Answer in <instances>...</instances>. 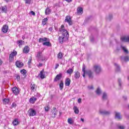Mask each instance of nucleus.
Masks as SVG:
<instances>
[{
  "label": "nucleus",
  "mask_w": 129,
  "mask_h": 129,
  "mask_svg": "<svg viewBox=\"0 0 129 129\" xmlns=\"http://www.w3.org/2000/svg\"><path fill=\"white\" fill-rule=\"evenodd\" d=\"M50 13H51V9H50V8H47L45 11V14L46 15H50Z\"/></svg>",
  "instance_id": "obj_24"
},
{
  "label": "nucleus",
  "mask_w": 129,
  "mask_h": 129,
  "mask_svg": "<svg viewBox=\"0 0 129 129\" xmlns=\"http://www.w3.org/2000/svg\"><path fill=\"white\" fill-rule=\"evenodd\" d=\"M57 58L58 59H62V58H63V54H62V52H59L57 54Z\"/></svg>",
  "instance_id": "obj_34"
},
{
  "label": "nucleus",
  "mask_w": 129,
  "mask_h": 129,
  "mask_svg": "<svg viewBox=\"0 0 129 129\" xmlns=\"http://www.w3.org/2000/svg\"><path fill=\"white\" fill-rule=\"evenodd\" d=\"M82 13H83V9L81 8V14H82Z\"/></svg>",
  "instance_id": "obj_59"
},
{
  "label": "nucleus",
  "mask_w": 129,
  "mask_h": 129,
  "mask_svg": "<svg viewBox=\"0 0 129 129\" xmlns=\"http://www.w3.org/2000/svg\"><path fill=\"white\" fill-rule=\"evenodd\" d=\"M108 20H109V21H110V20L112 19V14H110L109 15V17H108Z\"/></svg>",
  "instance_id": "obj_45"
},
{
  "label": "nucleus",
  "mask_w": 129,
  "mask_h": 129,
  "mask_svg": "<svg viewBox=\"0 0 129 129\" xmlns=\"http://www.w3.org/2000/svg\"><path fill=\"white\" fill-rule=\"evenodd\" d=\"M30 13L33 15V16H35V15H36V13H35L34 12V11H31Z\"/></svg>",
  "instance_id": "obj_48"
},
{
  "label": "nucleus",
  "mask_w": 129,
  "mask_h": 129,
  "mask_svg": "<svg viewBox=\"0 0 129 129\" xmlns=\"http://www.w3.org/2000/svg\"><path fill=\"white\" fill-rule=\"evenodd\" d=\"M52 29L51 27L49 28V31H52Z\"/></svg>",
  "instance_id": "obj_58"
},
{
  "label": "nucleus",
  "mask_w": 129,
  "mask_h": 129,
  "mask_svg": "<svg viewBox=\"0 0 129 129\" xmlns=\"http://www.w3.org/2000/svg\"><path fill=\"white\" fill-rule=\"evenodd\" d=\"M61 78H62V74H59L56 75L54 80V81L57 82L59 81V80Z\"/></svg>",
  "instance_id": "obj_13"
},
{
  "label": "nucleus",
  "mask_w": 129,
  "mask_h": 129,
  "mask_svg": "<svg viewBox=\"0 0 129 129\" xmlns=\"http://www.w3.org/2000/svg\"><path fill=\"white\" fill-rule=\"evenodd\" d=\"M39 66H42V64H40Z\"/></svg>",
  "instance_id": "obj_63"
},
{
  "label": "nucleus",
  "mask_w": 129,
  "mask_h": 129,
  "mask_svg": "<svg viewBox=\"0 0 129 129\" xmlns=\"http://www.w3.org/2000/svg\"><path fill=\"white\" fill-rule=\"evenodd\" d=\"M117 51H118V50H119V49H118V48H117Z\"/></svg>",
  "instance_id": "obj_62"
},
{
  "label": "nucleus",
  "mask_w": 129,
  "mask_h": 129,
  "mask_svg": "<svg viewBox=\"0 0 129 129\" xmlns=\"http://www.w3.org/2000/svg\"><path fill=\"white\" fill-rule=\"evenodd\" d=\"M31 91H36L37 90V86L34 84H31Z\"/></svg>",
  "instance_id": "obj_16"
},
{
  "label": "nucleus",
  "mask_w": 129,
  "mask_h": 129,
  "mask_svg": "<svg viewBox=\"0 0 129 129\" xmlns=\"http://www.w3.org/2000/svg\"><path fill=\"white\" fill-rule=\"evenodd\" d=\"M36 101H37V99L35 97H32L29 99V102L30 103H32V104H34Z\"/></svg>",
  "instance_id": "obj_14"
},
{
  "label": "nucleus",
  "mask_w": 129,
  "mask_h": 129,
  "mask_svg": "<svg viewBox=\"0 0 129 129\" xmlns=\"http://www.w3.org/2000/svg\"><path fill=\"white\" fill-rule=\"evenodd\" d=\"M128 80L129 81V77H128Z\"/></svg>",
  "instance_id": "obj_64"
},
{
  "label": "nucleus",
  "mask_w": 129,
  "mask_h": 129,
  "mask_svg": "<svg viewBox=\"0 0 129 129\" xmlns=\"http://www.w3.org/2000/svg\"><path fill=\"white\" fill-rule=\"evenodd\" d=\"M67 72L68 74H72L73 73V70L72 69H69Z\"/></svg>",
  "instance_id": "obj_36"
},
{
  "label": "nucleus",
  "mask_w": 129,
  "mask_h": 129,
  "mask_svg": "<svg viewBox=\"0 0 129 129\" xmlns=\"http://www.w3.org/2000/svg\"><path fill=\"white\" fill-rule=\"evenodd\" d=\"M2 31L5 34L8 33V31H9V26L7 25H4L2 27Z\"/></svg>",
  "instance_id": "obj_8"
},
{
  "label": "nucleus",
  "mask_w": 129,
  "mask_h": 129,
  "mask_svg": "<svg viewBox=\"0 0 129 129\" xmlns=\"http://www.w3.org/2000/svg\"><path fill=\"white\" fill-rule=\"evenodd\" d=\"M3 64V60L2 59H0V66Z\"/></svg>",
  "instance_id": "obj_56"
},
{
  "label": "nucleus",
  "mask_w": 129,
  "mask_h": 129,
  "mask_svg": "<svg viewBox=\"0 0 129 129\" xmlns=\"http://www.w3.org/2000/svg\"><path fill=\"white\" fill-rule=\"evenodd\" d=\"M102 98L103 100H106V99H107V94H106L105 92H104L103 93Z\"/></svg>",
  "instance_id": "obj_26"
},
{
  "label": "nucleus",
  "mask_w": 129,
  "mask_h": 129,
  "mask_svg": "<svg viewBox=\"0 0 129 129\" xmlns=\"http://www.w3.org/2000/svg\"><path fill=\"white\" fill-rule=\"evenodd\" d=\"M68 122L69 124H72L73 123V120L72 118H68Z\"/></svg>",
  "instance_id": "obj_35"
},
{
  "label": "nucleus",
  "mask_w": 129,
  "mask_h": 129,
  "mask_svg": "<svg viewBox=\"0 0 129 129\" xmlns=\"http://www.w3.org/2000/svg\"><path fill=\"white\" fill-rule=\"evenodd\" d=\"M39 76H40L41 79H44V78H45V73H44V70L40 72Z\"/></svg>",
  "instance_id": "obj_19"
},
{
  "label": "nucleus",
  "mask_w": 129,
  "mask_h": 129,
  "mask_svg": "<svg viewBox=\"0 0 129 129\" xmlns=\"http://www.w3.org/2000/svg\"><path fill=\"white\" fill-rule=\"evenodd\" d=\"M16 66L18 68H22L24 66V63L20 61H17L16 62Z\"/></svg>",
  "instance_id": "obj_12"
},
{
  "label": "nucleus",
  "mask_w": 129,
  "mask_h": 129,
  "mask_svg": "<svg viewBox=\"0 0 129 129\" xmlns=\"http://www.w3.org/2000/svg\"><path fill=\"white\" fill-rule=\"evenodd\" d=\"M115 67V72H120V66L117 63H114Z\"/></svg>",
  "instance_id": "obj_15"
},
{
  "label": "nucleus",
  "mask_w": 129,
  "mask_h": 129,
  "mask_svg": "<svg viewBox=\"0 0 129 129\" xmlns=\"http://www.w3.org/2000/svg\"><path fill=\"white\" fill-rule=\"evenodd\" d=\"M20 123V122L19 121V119L17 118H16L13 121V125H18Z\"/></svg>",
  "instance_id": "obj_20"
},
{
  "label": "nucleus",
  "mask_w": 129,
  "mask_h": 129,
  "mask_svg": "<svg viewBox=\"0 0 129 129\" xmlns=\"http://www.w3.org/2000/svg\"><path fill=\"white\" fill-rule=\"evenodd\" d=\"M73 109L74 110L75 113L76 114H78V113H79V109H78V108H77L76 106H74Z\"/></svg>",
  "instance_id": "obj_25"
},
{
  "label": "nucleus",
  "mask_w": 129,
  "mask_h": 129,
  "mask_svg": "<svg viewBox=\"0 0 129 129\" xmlns=\"http://www.w3.org/2000/svg\"><path fill=\"white\" fill-rule=\"evenodd\" d=\"M120 40L122 42L129 43V36L122 37H121Z\"/></svg>",
  "instance_id": "obj_9"
},
{
  "label": "nucleus",
  "mask_w": 129,
  "mask_h": 129,
  "mask_svg": "<svg viewBox=\"0 0 129 129\" xmlns=\"http://www.w3.org/2000/svg\"><path fill=\"white\" fill-rule=\"evenodd\" d=\"M47 22H48V18H44L42 22L43 26H45V25L47 24Z\"/></svg>",
  "instance_id": "obj_28"
},
{
  "label": "nucleus",
  "mask_w": 129,
  "mask_h": 129,
  "mask_svg": "<svg viewBox=\"0 0 129 129\" xmlns=\"http://www.w3.org/2000/svg\"><path fill=\"white\" fill-rule=\"evenodd\" d=\"M64 22L68 23V24L70 25V26H71V25H72V21H71V17H70V16H67L66 17Z\"/></svg>",
  "instance_id": "obj_7"
},
{
  "label": "nucleus",
  "mask_w": 129,
  "mask_h": 129,
  "mask_svg": "<svg viewBox=\"0 0 129 129\" xmlns=\"http://www.w3.org/2000/svg\"><path fill=\"white\" fill-rule=\"evenodd\" d=\"M24 41H23V40H19L18 42V44L20 46H22V45H23V44H24Z\"/></svg>",
  "instance_id": "obj_37"
},
{
  "label": "nucleus",
  "mask_w": 129,
  "mask_h": 129,
  "mask_svg": "<svg viewBox=\"0 0 129 129\" xmlns=\"http://www.w3.org/2000/svg\"><path fill=\"white\" fill-rule=\"evenodd\" d=\"M63 87H64V83H63V81H61L59 84V89H60V90H62V89H63Z\"/></svg>",
  "instance_id": "obj_33"
},
{
  "label": "nucleus",
  "mask_w": 129,
  "mask_h": 129,
  "mask_svg": "<svg viewBox=\"0 0 129 129\" xmlns=\"http://www.w3.org/2000/svg\"><path fill=\"white\" fill-rule=\"evenodd\" d=\"M30 52V47L28 46H25L23 49V53L24 54H28Z\"/></svg>",
  "instance_id": "obj_11"
},
{
  "label": "nucleus",
  "mask_w": 129,
  "mask_h": 129,
  "mask_svg": "<svg viewBox=\"0 0 129 129\" xmlns=\"http://www.w3.org/2000/svg\"><path fill=\"white\" fill-rule=\"evenodd\" d=\"M17 52L16 51H14L12 52L9 56V62H13L14 61V57L17 55Z\"/></svg>",
  "instance_id": "obj_4"
},
{
  "label": "nucleus",
  "mask_w": 129,
  "mask_h": 129,
  "mask_svg": "<svg viewBox=\"0 0 129 129\" xmlns=\"http://www.w3.org/2000/svg\"><path fill=\"white\" fill-rule=\"evenodd\" d=\"M16 78H17V80H20V76L18 75L17 76Z\"/></svg>",
  "instance_id": "obj_51"
},
{
  "label": "nucleus",
  "mask_w": 129,
  "mask_h": 129,
  "mask_svg": "<svg viewBox=\"0 0 129 129\" xmlns=\"http://www.w3.org/2000/svg\"><path fill=\"white\" fill-rule=\"evenodd\" d=\"M10 102V99L5 98L3 100L4 104H8Z\"/></svg>",
  "instance_id": "obj_31"
},
{
  "label": "nucleus",
  "mask_w": 129,
  "mask_h": 129,
  "mask_svg": "<svg viewBox=\"0 0 129 129\" xmlns=\"http://www.w3.org/2000/svg\"><path fill=\"white\" fill-rule=\"evenodd\" d=\"M31 62H32V59H29V60H28V64H31Z\"/></svg>",
  "instance_id": "obj_52"
},
{
  "label": "nucleus",
  "mask_w": 129,
  "mask_h": 129,
  "mask_svg": "<svg viewBox=\"0 0 129 129\" xmlns=\"http://www.w3.org/2000/svg\"><path fill=\"white\" fill-rule=\"evenodd\" d=\"M79 77H80V73H79V72H77V73H76V74L75 75V78H76V79H78V78H79Z\"/></svg>",
  "instance_id": "obj_32"
},
{
  "label": "nucleus",
  "mask_w": 129,
  "mask_h": 129,
  "mask_svg": "<svg viewBox=\"0 0 129 129\" xmlns=\"http://www.w3.org/2000/svg\"><path fill=\"white\" fill-rule=\"evenodd\" d=\"M118 84H119V86H121V80L120 79H118Z\"/></svg>",
  "instance_id": "obj_43"
},
{
  "label": "nucleus",
  "mask_w": 129,
  "mask_h": 129,
  "mask_svg": "<svg viewBox=\"0 0 129 129\" xmlns=\"http://www.w3.org/2000/svg\"><path fill=\"white\" fill-rule=\"evenodd\" d=\"M81 13V7H79L77 9V14L78 15H79V14Z\"/></svg>",
  "instance_id": "obj_38"
},
{
  "label": "nucleus",
  "mask_w": 129,
  "mask_h": 129,
  "mask_svg": "<svg viewBox=\"0 0 129 129\" xmlns=\"http://www.w3.org/2000/svg\"><path fill=\"white\" fill-rule=\"evenodd\" d=\"M6 2L7 3H9V0H6Z\"/></svg>",
  "instance_id": "obj_61"
},
{
  "label": "nucleus",
  "mask_w": 129,
  "mask_h": 129,
  "mask_svg": "<svg viewBox=\"0 0 129 129\" xmlns=\"http://www.w3.org/2000/svg\"><path fill=\"white\" fill-rule=\"evenodd\" d=\"M81 121H82V122H84V119L81 118Z\"/></svg>",
  "instance_id": "obj_57"
},
{
  "label": "nucleus",
  "mask_w": 129,
  "mask_h": 129,
  "mask_svg": "<svg viewBox=\"0 0 129 129\" xmlns=\"http://www.w3.org/2000/svg\"><path fill=\"white\" fill-rule=\"evenodd\" d=\"M47 41H48V38H47L46 37L40 38L39 39V43H43V42H47Z\"/></svg>",
  "instance_id": "obj_18"
},
{
  "label": "nucleus",
  "mask_w": 129,
  "mask_h": 129,
  "mask_svg": "<svg viewBox=\"0 0 129 129\" xmlns=\"http://www.w3.org/2000/svg\"><path fill=\"white\" fill-rule=\"evenodd\" d=\"M99 112L102 115H109L110 114V111L104 110H100Z\"/></svg>",
  "instance_id": "obj_6"
},
{
  "label": "nucleus",
  "mask_w": 129,
  "mask_h": 129,
  "mask_svg": "<svg viewBox=\"0 0 129 129\" xmlns=\"http://www.w3.org/2000/svg\"><path fill=\"white\" fill-rule=\"evenodd\" d=\"M118 127L119 129H124V127L123 126H118Z\"/></svg>",
  "instance_id": "obj_47"
},
{
  "label": "nucleus",
  "mask_w": 129,
  "mask_h": 129,
  "mask_svg": "<svg viewBox=\"0 0 129 129\" xmlns=\"http://www.w3.org/2000/svg\"><path fill=\"white\" fill-rule=\"evenodd\" d=\"M70 83H71V80H70V79L69 78L66 79L65 81L66 86H70Z\"/></svg>",
  "instance_id": "obj_17"
},
{
  "label": "nucleus",
  "mask_w": 129,
  "mask_h": 129,
  "mask_svg": "<svg viewBox=\"0 0 129 129\" xmlns=\"http://www.w3.org/2000/svg\"><path fill=\"white\" fill-rule=\"evenodd\" d=\"M78 102H79V103H80V102H81V98H79V99L78 100Z\"/></svg>",
  "instance_id": "obj_55"
},
{
  "label": "nucleus",
  "mask_w": 129,
  "mask_h": 129,
  "mask_svg": "<svg viewBox=\"0 0 129 129\" xmlns=\"http://www.w3.org/2000/svg\"><path fill=\"white\" fill-rule=\"evenodd\" d=\"M121 48L122 49L123 51H124V53H125L126 54H128V51L127 50V49H126L125 47L121 45Z\"/></svg>",
  "instance_id": "obj_30"
},
{
  "label": "nucleus",
  "mask_w": 129,
  "mask_h": 129,
  "mask_svg": "<svg viewBox=\"0 0 129 129\" xmlns=\"http://www.w3.org/2000/svg\"><path fill=\"white\" fill-rule=\"evenodd\" d=\"M93 69L96 74H100L101 73V67L98 64L94 65Z\"/></svg>",
  "instance_id": "obj_3"
},
{
  "label": "nucleus",
  "mask_w": 129,
  "mask_h": 129,
  "mask_svg": "<svg viewBox=\"0 0 129 129\" xmlns=\"http://www.w3.org/2000/svg\"><path fill=\"white\" fill-rule=\"evenodd\" d=\"M115 118H117V119H121V117L120 116V113L116 112L115 115Z\"/></svg>",
  "instance_id": "obj_21"
},
{
  "label": "nucleus",
  "mask_w": 129,
  "mask_h": 129,
  "mask_svg": "<svg viewBox=\"0 0 129 129\" xmlns=\"http://www.w3.org/2000/svg\"><path fill=\"white\" fill-rule=\"evenodd\" d=\"M124 60L126 61L127 62V61H129V57L128 56H126L124 57Z\"/></svg>",
  "instance_id": "obj_40"
},
{
  "label": "nucleus",
  "mask_w": 129,
  "mask_h": 129,
  "mask_svg": "<svg viewBox=\"0 0 129 129\" xmlns=\"http://www.w3.org/2000/svg\"><path fill=\"white\" fill-rule=\"evenodd\" d=\"M96 93L97 94V95H100L101 94V90H100V88H98L96 91Z\"/></svg>",
  "instance_id": "obj_29"
},
{
  "label": "nucleus",
  "mask_w": 129,
  "mask_h": 129,
  "mask_svg": "<svg viewBox=\"0 0 129 129\" xmlns=\"http://www.w3.org/2000/svg\"><path fill=\"white\" fill-rule=\"evenodd\" d=\"M12 92L15 94V95H18L20 93V90L17 87H14L12 88Z\"/></svg>",
  "instance_id": "obj_10"
},
{
  "label": "nucleus",
  "mask_w": 129,
  "mask_h": 129,
  "mask_svg": "<svg viewBox=\"0 0 129 129\" xmlns=\"http://www.w3.org/2000/svg\"><path fill=\"white\" fill-rule=\"evenodd\" d=\"M29 116H35L37 114L36 111L33 109H30L28 111Z\"/></svg>",
  "instance_id": "obj_5"
},
{
  "label": "nucleus",
  "mask_w": 129,
  "mask_h": 129,
  "mask_svg": "<svg viewBox=\"0 0 129 129\" xmlns=\"http://www.w3.org/2000/svg\"><path fill=\"white\" fill-rule=\"evenodd\" d=\"M91 42H93L94 41V38L93 37H90Z\"/></svg>",
  "instance_id": "obj_49"
},
{
  "label": "nucleus",
  "mask_w": 129,
  "mask_h": 129,
  "mask_svg": "<svg viewBox=\"0 0 129 129\" xmlns=\"http://www.w3.org/2000/svg\"><path fill=\"white\" fill-rule=\"evenodd\" d=\"M42 45L43 46H47V47H51L52 46L50 41L44 42L42 43Z\"/></svg>",
  "instance_id": "obj_22"
},
{
  "label": "nucleus",
  "mask_w": 129,
  "mask_h": 129,
  "mask_svg": "<svg viewBox=\"0 0 129 129\" xmlns=\"http://www.w3.org/2000/svg\"><path fill=\"white\" fill-rule=\"evenodd\" d=\"M59 67V64L57 63L55 66V69H57Z\"/></svg>",
  "instance_id": "obj_54"
},
{
  "label": "nucleus",
  "mask_w": 129,
  "mask_h": 129,
  "mask_svg": "<svg viewBox=\"0 0 129 129\" xmlns=\"http://www.w3.org/2000/svg\"><path fill=\"white\" fill-rule=\"evenodd\" d=\"M86 68V67H85V66L83 64L82 72L84 73V74H83V77H84V78H85V75H88L89 79L92 80V79L94 78V74L93 73V72H92V71L91 70H88L85 71Z\"/></svg>",
  "instance_id": "obj_2"
},
{
  "label": "nucleus",
  "mask_w": 129,
  "mask_h": 129,
  "mask_svg": "<svg viewBox=\"0 0 129 129\" xmlns=\"http://www.w3.org/2000/svg\"><path fill=\"white\" fill-rule=\"evenodd\" d=\"M1 10L3 13H7L8 12V7L6 6L1 7Z\"/></svg>",
  "instance_id": "obj_23"
},
{
  "label": "nucleus",
  "mask_w": 129,
  "mask_h": 129,
  "mask_svg": "<svg viewBox=\"0 0 129 129\" xmlns=\"http://www.w3.org/2000/svg\"><path fill=\"white\" fill-rule=\"evenodd\" d=\"M17 106V104L16 103H13L12 105V107H16Z\"/></svg>",
  "instance_id": "obj_46"
},
{
  "label": "nucleus",
  "mask_w": 129,
  "mask_h": 129,
  "mask_svg": "<svg viewBox=\"0 0 129 129\" xmlns=\"http://www.w3.org/2000/svg\"><path fill=\"white\" fill-rule=\"evenodd\" d=\"M20 72L21 74L23 75V76H24L23 77L24 78L26 77V74H27V71H26V70L25 69L22 70L20 71Z\"/></svg>",
  "instance_id": "obj_27"
},
{
  "label": "nucleus",
  "mask_w": 129,
  "mask_h": 129,
  "mask_svg": "<svg viewBox=\"0 0 129 129\" xmlns=\"http://www.w3.org/2000/svg\"><path fill=\"white\" fill-rule=\"evenodd\" d=\"M59 32H61L62 34V36H59L58 37L59 43L60 44H63V42L68 40V38H69V33L67 30L65 29V27L64 25H61L60 28H59Z\"/></svg>",
  "instance_id": "obj_1"
},
{
  "label": "nucleus",
  "mask_w": 129,
  "mask_h": 129,
  "mask_svg": "<svg viewBox=\"0 0 129 129\" xmlns=\"http://www.w3.org/2000/svg\"><path fill=\"white\" fill-rule=\"evenodd\" d=\"M41 55H42V52L39 51L37 53V57H38V58H40V57H41Z\"/></svg>",
  "instance_id": "obj_41"
},
{
  "label": "nucleus",
  "mask_w": 129,
  "mask_h": 129,
  "mask_svg": "<svg viewBox=\"0 0 129 129\" xmlns=\"http://www.w3.org/2000/svg\"><path fill=\"white\" fill-rule=\"evenodd\" d=\"M123 99H124V100H126V99H127V98L126 97V96H123Z\"/></svg>",
  "instance_id": "obj_50"
},
{
  "label": "nucleus",
  "mask_w": 129,
  "mask_h": 129,
  "mask_svg": "<svg viewBox=\"0 0 129 129\" xmlns=\"http://www.w3.org/2000/svg\"><path fill=\"white\" fill-rule=\"evenodd\" d=\"M88 89H89V90H91L92 89H93V86H88Z\"/></svg>",
  "instance_id": "obj_44"
},
{
  "label": "nucleus",
  "mask_w": 129,
  "mask_h": 129,
  "mask_svg": "<svg viewBox=\"0 0 129 129\" xmlns=\"http://www.w3.org/2000/svg\"><path fill=\"white\" fill-rule=\"evenodd\" d=\"M53 113H54V112H53ZM54 115H57V113H56V112H54Z\"/></svg>",
  "instance_id": "obj_60"
},
{
  "label": "nucleus",
  "mask_w": 129,
  "mask_h": 129,
  "mask_svg": "<svg viewBox=\"0 0 129 129\" xmlns=\"http://www.w3.org/2000/svg\"><path fill=\"white\" fill-rule=\"evenodd\" d=\"M66 2H67V3H71L72 2V0H65Z\"/></svg>",
  "instance_id": "obj_53"
},
{
  "label": "nucleus",
  "mask_w": 129,
  "mask_h": 129,
  "mask_svg": "<svg viewBox=\"0 0 129 129\" xmlns=\"http://www.w3.org/2000/svg\"><path fill=\"white\" fill-rule=\"evenodd\" d=\"M25 2V4H27L28 5H30L31 3L32 2V0H24Z\"/></svg>",
  "instance_id": "obj_39"
},
{
  "label": "nucleus",
  "mask_w": 129,
  "mask_h": 129,
  "mask_svg": "<svg viewBox=\"0 0 129 129\" xmlns=\"http://www.w3.org/2000/svg\"><path fill=\"white\" fill-rule=\"evenodd\" d=\"M45 111H49V110L50 109V107L49 106H46L45 107H44Z\"/></svg>",
  "instance_id": "obj_42"
}]
</instances>
